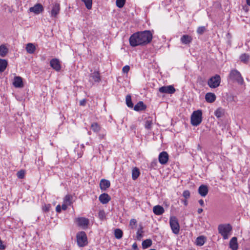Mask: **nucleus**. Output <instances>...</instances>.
<instances>
[{
	"instance_id": "393cba45",
	"label": "nucleus",
	"mask_w": 250,
	"mask_h": 250,
	"mask_svg": "<svg viewBox=\"0 0 250 250\" xmlns=\"http://www.w3.org/2000/svg\"><path fill=\"white\" fill-rule=\"evenodd\" d=\"M26 50L29 54H33L36 50V47L32 43H28L26 44Z\"/></svg>"
},
{
	"instance_id": "72a5a7b5",
	"label": "nucleus",
	"mask_w": 250,
	"mask_h": 250,
	"mask_svg": "<svg viewBox=\"0 0 250 250\" xmlns=\"http://www.w3.org/2000/svg\"><path fill=\"white\" fill-rule=\"evenodd\" d=\"M224 114V110L221 108H218L214 112V115L217 118H221Z\"/></svg>"
},
{
	"instance_id": "412c9836",
	"label": "nucleus",
	"mask_w": 250,
	"mask_h": 250,
	"mask_svg": "<svg viewBox=\"0 0 250 250\" xmlns=\"http://www.w3.org/2000/svg\"><path fill=\"white\" fill-rule=\"evenodd\" d=\"M153 211L156 215H161L165 212L164 208L160 205L155 206L153 208Z\"/></svg>"
},
{
	"instance_id": "a878e982",
	"label": "nucleus",
	"mask_w": 250,
	"mask_h": 250,
	"mask_svg": "<svg viewBox=\"0 0 250 250\" xmlns=\"http://www.w3.org/2000/svg\"><path fill=\"white\" fill-rule=\"evenodd\" d=\"M8 62L6 60L0 59V72H3L7 67Z\"/></svg>"
},
{
	"instance_id": "6e6d98bb",
	"label": "nucleus",
	"mask_w": 250,
	"mask_h": 250,
	"mask_svg": "<svg viewBox=\"0 0 250 250\" xmlns=\"http://www.w3.org/2000/svg\"><path fill=\"white\" fill-rule=\"evenodd\" d=\"M4 246L2 245L1 241L0 240V250H4Z\"/></svg>"
},
{
	"instance_id": "4c0bfd02",
	"label": "nucleus",
	"mask_w": 250,
	"mask_h": 250,
	"mask_svg": "<svg viewBox=\"0 0 250 250\" xmlns=\"http://www.w3.org/2000/svg\"><path fill=\"white\" fill-rule=\"evenodd\" d=\"M126 0H116V4L119 8H122L125 4Z\"/></svg>"
},
{
	"instance_id": "9b49d317",
	"label": "nucleus",
	"mask_w": 250,
	"mask_h": 250,
	"mask_svg": "<svg viewBox=\"0 0 250 250\" xmlns=\"http://www.w3.org/2000/svg\"><path fill=\"white\" fill-rule=\"evenodd\" d=\"M43 10V7L40 3H37L33 7H31L29 8V11L34 13L35 14H39L42 13Z\"/></svg>"
},
{
	"instance_id": "3c124183",
	"label": "nucleus",
	"mask_w": 250,
	"mask_h": 250,
	"mask_svg": "<svg viewBox=\"0 0 250 250\" xmlns=\"http://www.w3.org/2000/svg\"><path fill=\"white\" fill-rule=\"evenodd\" d=\"M68 205V204H66L64 203V204H63L62 205V207H61L62 209V210H65L67 209V206Z\"/></svg>"
},
{
	"instance_id": "dca6fc26",
	"label": "nucleus",
	"mask_w": 250,
	"mask_h": 250,
	"mask_svg": "<svg viewBox=\"0 0 250 250\" xmlns=\"http://www.w3.org/2000/svg\"><path fill=\"white\" fill-rule=\"evenodd\" d=\"M99 201L103 204H107L111 200L110 196L107 193H103L99 197Z\"/></svg>"
},
{
	"instance_id": "7ed1b4c3",
	"label": "nucleus",
	"mask_w": 250,
	"mask_h": 250,
	"mask_svg": "<svg viewBox=\"0 0 250 250\" xmlns=\"http://www.w3.org/2000/svg\"><path fill=\"white\" fill-rule=\"evenodd\" d=\"M202 121V112L201 110H197L193 112L191 116V124L193 126H198Z\"/></svg>"
},
{
	"instance_id": "79ce46f5",
	"label": "nucleus",
	"mask_w": 250,
	"mask_h": 250,
	"mask_svg": "<svg viewBox=\"0 0 250 250\" xmlns=\"http://www.w3.org/2000/svg\"><path fill=\"white\" fill-rule=\"evenodd\" d=\"M182 195L185 199H188L190 196V193L189 190H186L183 191Z\"/></svg>"
},
{
	"instance_id": "f257e3e1",
	"label": "nucleus",
	"mask_w": 250,
	"mask_h": 250,
	"mask_svg": "<svg viewBox=\"0 0 250 250\" xmlns=\"http://www.w3.org/2000/svg\"><path fill=\"white\" fill-rule=\"evenodd\" d=\"M152 37V34L149 30L137 32L130 37L129 44L132 47L144 46L151 42Z\"/></svg>"
},
{
	"instance_id": "2f4dec72",
	"label": "nucleus",
	"mask_w": 250,
	"mask_h": 250,
	"mask_svg": "<svg viewBox=\"0 0 250 250\" xmlns=\"http://www.w3.org/2000/svg\"><path fill=\"white\" fill-rule=\"evenodd\" d=\"M125 102L127 106L128 107L132 108L133 107V104L131 101V97L130 95H127L125 98Z\"/></svg>"
},
{
	"instance_id": "473e14b6",
	"label": "nucleus",
	"mask_w": 250,
	"mask_h": 250,
	"mask_svg": "<svg viewBox=\"0 0 250 250\" xmlns=\"http://www.w3.org/2000/svg\"><path fill=\"white\" fill-rule=\"evenodd\" d=\"M142 245L143 249H146L151 246L152 241L150 239H146L142 242Z\"/></svg>"
},
{
	"instance_id": "a19ab883",
	"label": "nucleus",
	"mask_w": 250,
	"mask_h": 250,
	"mask_svg": "<svg viewBox=\"0 0 250 250\" xmlns=\"http://www.w3.org/2000/svg\"><path fill=\"white\" fill-rule=\"evenodd\" d=\"M17 175L19 178L23 179L25 176V171L23 170H21L17 172Z\"/></svg>"
},
{
	"instance_id": "20e7f679",
	"label": "nucleus",
	"mask_w": 250,
	"mask_h": 250,
	"mask_svg": "<svg viewBox=\"0 0 250 250\" xmlns=\"http://www.w3.org/2000/svg\"><path fill=\"white\" fill-rule=\"evenodd\" d=\"M229 78L233 82H236L240 85L244 83V80L241 73L236 69H232L230 71Z\"/></svg>"
},
{
	"instance_id": "9d476101",
	"label": "nucleus",
	"mask_w": 250,
	"mask_h": 250,
	"mask_svg": "<svg viewBox=\"0 0 250 250\" xmlns=\"http://www.w3.org/2000/svg\"><path fill=\"white\" fill-rule=\"evenodd\" d=\"M76 221L79 227L85 229L89 224V220L84 217H79L76 219Z\"/></svg>"
},
{
	"instance_id": "f3484780",
	"label": "nucleus",
	"mask_w": 250,
	"mask_h": 250,
	"mask_svg": "<svg viewBox=\"0 0 250 250\" xmlns=\"http://www.w3.org/2000/svg\"><path fill=\"white\" fill-rule=\"evenodd\" d=\"M192 37L188 35H183L181 39V42L184 44H189L192 41Z\"/></svg>"
},
{
	"instance_id": "c85d7f7f",
	"label": "nucleus",
	"mask_w": 250,
	"mask_h": 250,
	"mask_svg": "<svg viewBox=\"0 0 250 250\" xmlns=\"http://www.w3.org/2000/svg\"><path fill=\"white\" fill-rule=\"evenodd\" d=\"M143 227L142 225H140V227L136 232V239L138 240H140L143 236Z\"/></svg>"
},
{
	"instance_id": "ea45409f",
	"label": "nucleus",
	"mask_w": 250,
	"mask_h": 250,
	"mask_svg": "<svg viewBox=\"0 0 250 250\" xmlns=\"http://www.w3.org/2000/svg\"><path fill=\"white\" fill-rule=\"evenodd\" d=\"M137 224V221L135 219H131L129 222V227L131 229H134L136 227Z\"/></svg>"
},
{
	"instance_id": "5701e85b",
	"label": "nucleus",
	"mask_w": 250,
	"mask_h": 250,
	"mask_svg": "<svg viewBox=\"0 0 250 250\" xmlns=\"http://www.w3.org/2000/svg\"><path fill=\"white\" fill-rule=\"evenodd\" d=\"M216 98V97L215 95L213 93L208 92L205 95L206 101L209 103L214 102L215 101Z\"/></svg>"
},
{
	"instance_id": "58836bf2",
	"label": "nucleus",
	"mask_w": 250,
	"mask_h": 250,
	"mask_svg": "<svg viewBox=\"0 0 250 250\" xmlns=\"http://www.w3.org/2000/svg\"><path fill=\"white\" fill-rule=\"evenodd\" d=\"M152 125V120L148 119L146 121L145 124V127L146 128L149 129L151 128Z\"/></svg>"
},
{
	"instance_id": "f03ea898",
	"label": "nucleus",
	"mask_w": 250,
	"mask_h": 250,
	"mask_svg": "<svg viewBox=\"0 0 250 250\" xmlns=\"http://www.w3.org/2000/svg\"><path fill=\"white\" fill-rule=\"evenodd\" d=\"M232 227L229 224H220L218 227V232L224 240L228 239L232 230Z\"/></svg>"
},
{
	"instance_id": "603ef678",
	"label": "nucleus",
	"mask_w": 250,
	"mask_h": 250,
	"mask_svg": "<svg viewBox=\"0 0 250 250\" xmlns=\"http://www.w3.org/2000/svg\"><path fill=\"white\" fill-rule=\"evenodd\" d=\"M198 202H199V203L200 204V205L202 207H204V202L203 199L199 200Z\"/></svg>"
},
{
	"instance_id": "8fccbe9b",
	"label": "nucleus",
	"mask_w": 250,
	"mask_h": 250,
	"mask_svg": "<svg viewBox=\"0 0 250 250\" xmlns=\"http://www.w3.org/2000/svg\"><path fill=\"white\" fill-rule=\"evenodd\" d=\"M61 209H62V208L60 205H58V206H57V207L56 208V211L57 212H58V213L61 212Z\"/></svg>"
},
{
	"instance_id": "bb28decb",
	"label": "nucleus",
	"mask_w": 250,
	"mask_h": 250,
	"mask_svg": "<svg viewBox=\"0 0 250 250\" xmlns=\"http://www.w3.org/2000/svg\"><path fill=\"white\" fill-rule=\"evenodd\" d=\"M8 52V49L4 45L0 46V56L2 57H5Z\"/></svg>"
},
{
	"instance_id": "aec40b11",
	"label": "nucleus",
	"mask_w": 250,
	"mask_h": 250,
	"mask_svg": "<svg viewBox=\"0 0 250 250\" xmlns=\"http://www.w3.org/2000/svg\"><path fill=\"white\" fill-rule=\"evenodd\" d=\"M229 248L232 250H237L238 248L237 238L236 237H232L229 243Z\"/></svg>"
},
{
	"instance_id": "de8ad7c7",
	"label": "nucleus",
	"mask_w": 250,
	"mask_h": 250,
	"mask_svg": "<svg viewBox=\"0 0 250 250\" xmlns=\"http://www.w3.org/2000/svg\"><path fill=\"white\" fill-rule=\"evenodd\" d=\"M130 69V67L128 65H125L124 67H123L122 69V71L124 73H127L129 71Z\"/></svg>"
},
{
	"instance_id": "f8f14e48",
	"label": "nucleus",
	"mask_w": 250,
	"mask_h": 250,
	"mask_svg": "<svg viewBox=\"0 0 250 250\" xmlns=\"http://www.w3.org/2000/svg\"><path fill=\"white\" fill-rule=\"evenodd\" d=\"M50 65L56 71H59L61 69V65L59 60L56 58L51 60Z\"/></svg>"
},
{
	"instance_id": "a211bd4d",
	"label": "nucleus",
	"mask_w": 250,
	"mask_h": 250,
	"mask_svg": "<svg viewBox=\"0 0 250 250\" xmlns=\"http://www.w3.org/2000/svg\"><path fill=\"white\" fill-rule=\"evenodd\" d=\"M110 181L106 179H102L100 181V187L102 190H105L110 187Z\"/></svg>"
},
{
	"instance_id": "c03bdc74",
	"label": "nucleus",
	"mask_w": 250,
	"mask_h": 250,
	"mask_svg": "<svg viewBox=\"0 0 250 250\" xmlns=\"http://www.w3.org/2000/svg\"><path fill=\"white\" fill-rule=\"evenodd\" d=\"M98 216L100 219L103 220L105 218V214L104 211L102 210H100L98 213Z\"/></svg>"
},
{
	"instance_id": "49530a36",
	"label": "nucleus",
	"mask_w": 250,
	"mask_h": 250,
	"mask_svg": "<svg viewBox=\"0 0 250 250\" xmlns=\"http://www.w3.org/2000/svg\"><path fill=\"white\" fill-rule=\"evenodd\" d=\"M50 208H51L50 204L45 205L42 207V209L43 211H44L45 212H48L50 210Z\"/></svg>"
},
{
	"instance_id": "37998d69",
	"label": "nucleus",
	"mask_w": 250,
	"mask_h": 250,
	"mask_svg": "<svg viewBox=\"0 0 250 250\" xmlns=\"http://www.w3.org/2000/svg\"><path fill=\"white\" fill-rule=\"evenodd\" d=\"M205 26H200L197 28V32L198 34L202 35L205 32Z\"/></svg>"
},
{
	"instance_id": "a18cd8bd",
	"label": "nucleus",
	"mask_w": 250,
	"mask_h": 250,
	"mask_svg": "<svg viewBox=\"0 0 250 250\" xmlns=\"http://www.w3.org/2000/svg\"><path fill=\"white\" fill-rule=\"evenodd\" d=\"M157 166V161L156 159L154 160L151 162L150 164V167L152 168L155 169L156 167Z\"/></svg>"
},
{
	"instance_id": "6e6552de",
	"label": "nucleus",
	"mask_w": 250,
	"mask_h": 250,
	"mask_svg": "<svg viewBox=\"0 0 250 250\" xmlns=\"http://www.w3.org/2000/svg\"><path fill=\"white\" fill-rule=\"evenodd\" d=\"M100 81L101 77L98 71H95L89 75V82L91 85H93L94 83H99Z\"/></svg>"
},
{
	"instance_id": "0eeeda50",
	"label": "nucleus",
	"mask_w": 250,
	"mask_h": 250,
	"mask_svg": "<svg viewBox=\"0 0 250 250\" xmlns=\"http://www.w3.org/2000/svg\"><path fill=\"white\" fill-rule=\"evenodd\" d=\"M221 83V77L219 75L210 77L208 81V84L211 88H215L220 85Z\"/></svg>"
},
{
	"instance_id": "1a4fd4ad",
	"label": "nucleus",
	"mask_w": 250,
	"mask_h": 250,
	"mask_svg": "<svg viewBox=\"0 0 250 250\" xmlns=\"http://www.w3.org/2000/svg\"><path fill=\"white\" fill-rule=\"evenodd\" d=\"M159 91L162 93L173 94L175 92V89L172 85L163 86L159 88Z\"/></svg>"
},
{
	"instance_id": "13d9d810",
	"label": "nucleus",
	"mask_w": 250,
	"mask_h": 250,
	"mask_svg": "<svg viewBox=\"0 0 250 250\" xmlns=\"http://www.w3.org/2000/svg\"><path fill=\"white\" fill-rule=\"evenodd\" d=\"M246 2H247V4L249 6H250V0H246Z\"/></svg>"
},
{
	"instance_id": "423d86ee",
	"label": "nucleus",
	"mask_w": 250,
	"mask_h": 250,
	"mask_svg": "<svg viewBox=\"0 0 250 250\" xmlns=\"http://www.w3.org/2000/svg\"><path fill=\"white\" fill-rule=\"evenodd\" d=\"M169 225L172 232L175 234H178L180 231V225L175 216H173L170 217Z\"/></svg>"
},
{
	"instance_id": "7c9ffc66",
	"label": "nucleus",
	"mask_w": 250,
	"mask_h": 250,
	"mask_svg": "<svg viewBox=\"0 0 250 250\" xmlns=\"http://www.w3.org/2000/svg\"><path fill=\"white\" fill-rule=\"evenodd\" d=\"M123 232L122 230L119 229H116L114 231V235L116 238L118 239H121L123 237Z\"/></svg>"
},
{
	"instance_id": "4d7b16f0",
	"label": "nucleus",
	"mask_w": 250,
	"mask_h": 250,
	"mask_svg": "<svg viewBox=\"0 0 250 250\" xmlns=\"http://www.w3.org/2000/svg\"><path fill=\"white\" fill-rule=\"evenodd\" d=\"M203 210L202 208H198L197 212L199 214L203 212Z\"/></svg>"
},
{
	"instance_id": "4be33fe9",
	"label": "nucleus",
	"mask_w": 250,
	"mask_h": 250,
	"mask_svg": "<svg viewBox=\"0 0 250 250\" xmlns=\"http://www.w3.org/2000/svg\"><path fill=\"white\" fill-rule=\"evenodd\" d=\"M146 108V105L142 101L139 102L134 106V110L136 111H144Z\"/></svg>"
},
{
	"instance_id": "c756f323",
	"label": "nucleus",
	"mask_w": 250,
	"mask_h": 250,
	"mask_svg": "<svg viewBox=\"0 0 250 250\" xmlns=\"http://www.w3.org/2000/svg\"><path fill=\"white\" fill-rule=\"evenodd\" d=\"M91 128L94 132H98L101 129V126L98 123H93L91 124Z\"/></svg>"
},
{
	"instance_id": "e433bc0d",
	"label": "nucleus",
	"mask_w": 250,
	"mask_h": 250,
	"mask_svg": "<svg viewBox=\"0 0 250 250\" xmlns=\"http://www.w3.org/2000/svg\"><path fill=\"white\" fill-rule=\"evenodd\" d=\"M85 4L86 7L88 9H91L92 8V0H81Z\"/></svg>"
},
{
	"instance_id": "39448f33",
	"label": "nucleus",
	"mask_w": 250,
	"mask_h": 250,
	"mask_svg": "<svg viewBox=\"0 0 250 250\" xmlns=\"http://www.w3.org/2000/svg\"><path fill=\"white\" fill-rule=\"evenodd\" d=\"M76 238L77 244L79 247H83L87 245V238L84 231H82L77 233Z\"/></svg>"
},
{
	"instance_id": "864d4df0",
	"label": "nucleus",
	"mask_w": 250,
	"mask_h": 250,
	"mask_svg": "<svg viewBox=\"0 0 250 250\" xmlns=\"http://www.w3.org/2000/svg\"><path fill=\"white\" fill-rule=\"evenodd\" d=\"M137 244L136 243H134L133 245H132V249L134 250H137Z\"/></svg>"
},
{
	"instance_id": "ddd939ff",
	"label": "nucleus",
	"mask_w": 250,
	"mask_h": 250,
	"mask_svg": "<svg viewBox=\"0 0 250 250\" xmlns=\"http://www.w3.org/2000/svg\"><path fill=\"white\" fill-rule=\"evenodd\" d=\"M159 162L162 165L166 164L168 160V155L166 151H163L159 154Z\"/></svg>"
},
{
	"instance_id": "09e8293b",
	"label": "nucleus",
	"mask_w": 250,
	"mask_h": 250,
	"mask_svg": "<svg viewBox=\"0 0 250 250\" xmlns=\"http://www.w3.org/2000/svg\"><path fill=\"white\" fill-rule=\"evenodd\" d=\"M86 103V100L85 99H83L80 101V105L81 106H84V105H85Z\"/></svg>"
},
{
	"instance_id": "cd10ccee",
	"label": "nucleus",
	"mask_w": 250,
	"mask_h": 250,
	"mask_svg": "<svg viewBox=\"0 0 250 250\" xmlns=\"http://www.w3.org/2000/svg\"><path fill=\"white\" fill-rule=\"evenodd\" d=\"M140 171H139V169L135 167H134L133 169H132V178L133 180H136L138 178V177L140 175Z\"/></svg>"
},
{
	"instance_id": "c9c22d12",
	"label": "nucleus",
	"mask_w": 250,
	"mask_h": 250,
	"mask_svg": "<svg viewBox=\"0 0 250 250\" xmlns=\"http://www.w3.org/2000/svg\"><path fill=\"white\" fill-rule=\"evenodd\" d=\"M72 196L70 195H67L65 196L63 202L68 205H70L72 203Z\"/></svg>"
},
{
	"instance_id": "b1692460",
	"label": "nucleus",
	"mask_w": 250,
	"mask_h": 250,
	"mask_svg": "<svg viewBox=\"0 0 250 250\" xmlns=\"http://www.w3.org/2000/svg\"><path fill=\"white\" fill-rule=\"evenodd\" d=\"M206 240V237L204 235L198 236L196 239V245L198 246H202L205 243Z\"/></svg>"
},
{
	"instance_id": "2eb2a0df",
	"label": "nucleus",
	"mask_w": 250,
	"mask_h": 250,
	"mask_svg": "<svg viewBox=\"0 0 250 250\" xmlns=\"http://www.w3.org/2000/svg\"><path fill=\"white\" fill-rule=\"evenodd\" d=\"M13 84L17 88H21L23 86L22 78L19 76H16L14 78Z\"/></svg>"
},
{
	"instance_id": "bf43d9fd",
	"label": "nucleus",
	"mask_w": 250,
	"mask_h": 250,
	"mask_svg": "<svg viewBox=\"0 0 250 250\" xmlns=\"http://www.w3.org/2000/svg\"><path fill=\"white\" fill-rule=\"evenodd\" d=\"M198 148H200L201 149V148H200V146L199 145H198Z\"/></svg>"
},
{
	"instance_id": "f704fd0d",
	"label": "nucleus",
	"mask_w": 250,
	"mask_h": 250,
	"mask_svg": "<svg viewBox=\"0 0 250 250\" xmlns=\"http://www.w3.org/2000/svg\"><path fill=\"white\" fill-rule=\"evenodd\" d=\"M240 59L241 62H243L244 63H247L249 60V55L246 53H244L240 56Z\"/></svg>"
},
{
	"instance_id": "4468645a",
	"label": "nucleus",
	"mask_w": 250,
	"mask_h": 250,
	"mask_svg": "<svg viewBox=\"0 0 250 250\" xmlns=\"http://www.w3.org/2000/svg\"><path fill=\"white\" fill-rule=\"evenodd\" d=\"M60 11V5L58 3H54L53 4L52 8L50 12L52 17H56Z\"/></svg>"
},
{
	"instance_id": "6ab92c4d",
	"label": "nucleus",
	"mask_w": 250,
	"mask_h": 250,
	"mask_svg": "<svg viewBox=\"0 0 250 250\" xmlns=\"http://www.w3.org/2000/svg\"><path fill=\"white\" fill-rule=\"evenodd\" d=\"M208 191L207 186L202 185L198 188V193L202 197H205Z\"/></svg>"
},
{
	"instance_id": "5fc2aeb1",
	"label": "nucleus",
	"mask_w": 250,
	"mask_h": 250,
	"mask_svg": "<svg viewBox=\"0 0 250 250\" xmlns=\"http://www.w3.org/2000/svg\"><path fill=\"white\" fill-rule=\"evenodd\" d=\"M182 201L184 203L185 206H187L188 205V199H185L184 200H182Z\"/></svg>"
}]
</instances>
